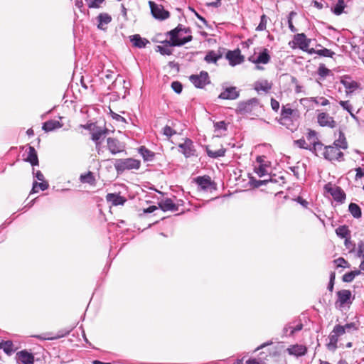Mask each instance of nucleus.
Wrapping results in <instances>:
<instances>
[{
	"label": "nucleus",
	"instance_id": "43",
	"mask_svg": "<svg viewBox=\"0 0 364 364\" xmlns=\"http://www.w3.org/2000/svg\"><path fill=\"white\" fill-rule=\"evenodd\" d=\"M317 55L323 57L333 58L335 55V53L330 49L323 48L322 49L318 50Z\"/></svg>",
	"mask_w": 364,
	"mask_h": 364
},
{
	"label": "nucleus",
	"instance_id": "15",
	"mask_svg": "<svg viewBox=\"0 0 364 364\" xmlns=\"http://www.w3.org/2000/svg\"><path fill=\"white\" fill-rule=\"evenodd\" d=\"M258 102L257 98H252L247 101L240 102L237 106V110L240 113H249L252 112L253 106L256 105Z\"/></svg>",
	"mask_w": 364,
	"mask_h": 364
},
{
	"label": "nucleus",
	"instance_id": "28",
	"mask_svg": "<svg viewBox=\"0 0 364 364\" xmlns=\"http://www.w3.org/2000/svg\"><path fill=\"white\" fill-rule=\"evenodd\" d=\"M107 132L108 130L107 129H97L92 133V139L95 142L96 146L101 144L100 139H103Z\"/></svg>",
	"mask_w": 364,
	"mask_h": 364
},
{
	"label": "nucleus",
	"instance_id": "16",
	"mask_svg": "<svg viewBox=\"0 0 364 364\" xmlns=\"http://www.w3.org/2000/svg\"><path fill=\"white\" fill-rule=\"evenodd\" d=\"M97 28L100 30H106L107 26L112 21V16L107 13H100L96 18Z\"/></svg>",
	"mask_w": 364,
	"mask_h": 364
},
{
	"label": "nucleus",
	"instance_id": "62",
	"mask_svg": "<svg viewBox=\"0 0 364 364\" xmlns=\"http://www.w3.org/2000/svg\"><path fill=\"white\" fill-rule=\"evenodd\" d=\"M33 173L34 175V177H36L38 181H44V176L41 171H37L36 173H34V168H33Z\"/></svg>",
	"mask_w": 364,
	"mask_h": 364
},
{
	"label": "nucleus",
	"instance_id": "42",
	"mask_svg": "<svg viewBox=\"0 0 364 364\" xmlns=\"http://www.w3.org/2000/svg\"><path fill=\"white\" fill-rule=\"evenodd\" d=\"M345 6L346 5L343 0H338L333 8V13L336 15H341L343 11Z\"/></svg>",
	"mask_w": 364,
	"mask_h": 364
},
{
	"label": "nucleus",
	"instance_id": "13",
	"mask_svg": "<svg viewBox=\"0 0 364 364\" xmlns=\"http://www.w3.org/2000/svg\"><path fill=\"white\" fill-rule=\"evenodd\" d=\"M318 123L321 127H328L330 128H334L336 126V122L332 117L325 112H322L318 114L317 117Z\"/></svg>",
	"mask_w": 364,
	"mask_h": 364
},
{
	"label": "nucleus",
	"instance_id": "44",
	"mask_svg": "<svg viewBox=\"0 0 364 364\" xmlns=\"http://www.w3.org/2000/svg\"><path fill=\"white\" fill-rule=\"evenodd\" d=\"M105 2V0H87V6L90 9H98Z\"/></svg>",
	"mask_w": 364,
	"mask_h": 364
},
{
	"label": "nucleus",
	"instance_id": "63",
	"mask_svg": "<svg viewBox=\"0 0 364 364\" xmlns=\"http://www.w3.org/2000/svg\"><path fill=\"white\" fill-rule=\"evenodd\" d=\"M356 175L355 179L361 178L364 176V168L363 169L360 167L355 168Z\"/></svg>",
	"mask_w": 364,
	"mask_h": 364
},
{
	"label": "nucleus",
	"instance_id": "23",
	"mask_svg": "<svg viewBox=\"0 0 364 364\" xmlns=\"http://www.w3.org/2000/svg\"><path fill=\"white\" fill-rule=\"evenodd\" d=\"M130 41L133 46L138 48H145L149 43V41L144 38H141L139 34H134L130 36Z\"/></svg>",
	"mask_w": 364,
	"mask_h": 364
},
{
	"label": "nucleus",
	"instance_id": "46",
	"mask_svg": "<svg viewBox=\"0 0 364 364\" xmlns=\"http://www.w3.org/2000/svg\"><path fill=\"white\" fill-rule=\"evenodd\" d=\"M171 87L176 93H181L183 90V85L179 81L172 82Z\"/></svg>",
	"mask_w": 364,
	"mask_h": 364
},
{
	"label": "nucleus",
	"instance_id": "9",
	"mask_svg": "<svg viewBox=\"0 0 364 364\" xmlns=\"http://www.w3.org/2000/svg\"><path fill=\"white\" fill-rule=\"evenodd\" d=\"M107 149L112 154L115 155L124 151V145L116 138L107 139Z\"/></svg>",
	"mask_w": 364,
	"mask_h": 364
},
{
	"label": "nucleus",
	"instance_id": "55",
	"mask_svg": "<svg viewBox=\"0 0 364 364\" xmlns=\"http://www.w3.org/2000/svg\"><path fill=\"white\" fill-rule=\"evenodd\" d=\"M334 280H335V273L331 272L330 274V280H329V283L328 285V289L330 291H333V290Z\"/></svg>",
	"mask_w": 364,
	"mask_h": 364
},
{
	"label": "nucleus",
	"instance_id": "29",
	"mask_svg": "<svg viewBox=\"0 0 364 364\" xmlns=\"http://www.w3.org/2000/svg\"><path fill=\"white\" fill-rule=\"evenodd\" d=\"M333 146L338 147V149H346L348 148V143L342 131H339L338 138L334 141Z\"/></svg>",
	"mask_w": 364,
	"mask_h": 364
},
{
	"label": "nucleus",
	"instance_id": "12",
	"mask_svg": "<svg viewBox=\"0 0 364 364\" xmlns=\"http://www.w3.org/2000/svg\"><path fill=\"white\" fill-rule=\"evenodd\" d=\"M240 96V92L236 87H223V91L219 95L218 98L222 100H236Z\"/></svg>",
	"mask_w": 364,
	"mask_h": 364
},
{
	"label": "nucleus",
	"instance_id": "20",
	"mask_svg": "<svg viewBox=\"0 0 364 364\" xmlns=\"http://www.w3.org/2000/svg\"><path fill=\"white\" fill-rule=\"evenodd\" d=\"M159 208L164 212L166 211H176L178 206L173 202L171 198H166L159 203Z\"/></svg>",
	"mask_w": 364,
	"mask_h": 364
},
{
	"label": "nucleus",
	"instance_id": "8",
	"mask_svg": "<svg viewBox=\"0 0 364 364\" xmlns=\"http://www.w3.org/2000/svg\"><path fill=\"white\" fill-rule=\"evenodd\" d=\"M180 151L186 158H190L196 155V150L191 139L186 138L183 143L178 144Z\"/></svg>",
	"mask_w": 364,
	"mask_h": 364
},
{
	"label": "nucleus",
	"instance_id": "52",
	"mask_svg": "<svg viewBox=\"0 0 364 364\" xmlns=\"http://www.w3.org/2000/svg\"><path fill=\"white\" fill-rule=\"evenodd\" d=\"M333 330L339 337L346 333L343 326L341 325H336Z\"/></svg>",
	"mask_w": 364,
	"mask_h": 364
},
{
	"label": "nucleus",
	"instance_id": "10",
	"mask_svg": "<svg viewBox=\"0 0 364 364\" xmlns=\"http://www.w3.org/2000/svg\"><path fill=\"white\" fill-rule=\"evenodd\" d=\"M289 105L282 106L281 110V117L278 120V122L283 126H286L288 128L289 122L291 121V118L294 115L295 111L291 107H289Z\"/></svg>",
	"mask_w": 364,
	"mask_h": 364
},
{
	"label": "nucleus",
	"instance_id": "7",
	"mask_svg": "<svg viewBox=\"0 0 364 364\" xmlns=\"http://www.w3.org/2000/svg\"><path fill=\"white\" fill-rule=\"evenodd\" d=\"M151 12L153 16L159 20H165L169 17V12L164 9V6L154 1H149Z\"/></svg>",
	"mask_w": 364,
	"mask_h": 364
},
{
	"label": "nucleus",
	"instance_id": "30",
	"mask_svg": "<svg viewBox=\"0 0 364 364\" xmlns=\"http://www.w3.org/2000/svg\"><path fill=\"white\" fill-rule=\"evenodd\" d=\"M62 127V124L58 120H48L43 123L42 129L46 132L53 131Z\"/></svg>",
	"mask_w": 364,
	"mask_h": 364
},
{
	"label": "nucleus",
	"instance_id": "33",
	"mask_svg": "<svg viewBox=\"0 0 364 364\" xmlns=\"http://www.w3.org/2000/svg\"><path fill=\"white\" fill-rule=\"evenodd\" d=\"M0 349L3 350L8 355H11L15 351L14 343L11 341H2L0 342Z\"/></svg>",
	"mask_w": 364,
	"mask_h": 364
},
{
	"label": "nucleus",
	"instance_id": "3",
	"mask_svg": "<svg viewBox=\"0 0 364 364\" xmlns=\"http://www.w3.org/2000/svg\"><path fill=\"white\" fill-rule=\"evenodd\" d=\"M324 190L330 193L336 201L341 203L345 201L346 193L341 187L333 185L331 183H328L324 186Z\"/></svg>",
	"mask_w": 364,
	"mask_h": 364
},
{
	"label": "nucleus",
	"instance_id": "5",
	"mask_svg": "<svg viewBox=\"0 0 364 364\" xmlns=\"http://www.w3.org/2000/svg\"><path fill=\"white\" fill-rule=\"evenodd\" d=\"M189 80L197 88H203L210 83L208 73L206 71H201L199 75H192L189 77Z\"/></svg>",
	"mask_w": 364,
	"mask_h": 364
},
{
	"label": "nucleus",
	"instance_id": "1",
	"mask_svg": "<svg viewBox=\"0 0 364 364\" xmlns=\"http://www.w3.org/2000/svg\"><path fill=\"white\" fill-rule=\"evenodd\" d=\"M181 28V26H177L174 29L168 32V34L170 36V40L163 41V45L157 46L156 50L163 55H170L172 54V49L171 48V46H182L191 41L193 36L190 34L183 38H178V31Z\"/></svg>",
	"mask_w": 364,
	"mask_h": 364
},
{
	"label": "nucleus",
	"instance_id": "38",
	"mask_svg": "<svg viewBox=\"0 0 364 364\" xmlns=\"http://www.w3.org/2000/svg\"><path fill=\"white\" fill-rule=\"evenodd\" d=\"M336 235L341 238H347L350 234V231L346 225L339 226L336 230Z\"/></svg>",
	"mask_w": 364,
	"mask_h": 364
},
{
	"label": "nucleus",
	"instance_id": "45",
	"mask_svg": "<svg viewBox=\"0 0 364 364\" xmlns=\"http://www.w3.org/2000/svg\"><path fill=\"white\" fill-rule=\"evenodd\" d=\"M267 16L263 14L260 18V22L256 28V31H262L265 30L267 27Z\"/></svg>",
	"mask_w": 364,
	"mask_h": 364
},
{
	"label": "nucleus",
	"instance_id": "14",
	"mask_svg": "<svg viewBox=\"0 0 364 364\" xmlns=\"http://www.w3.org/2000/svg\"><path fill=\"white\" fill-rule=\"evenodd\" d=\"M17 363L21 364H33L34 356L26 350H21L16 353Z\"/></svg>",
	"mask_w": 364,
	"mask_h": 364
},
{
	"label": "nucleus",
	"instance_id": "32",
	"mask_svg": "<svg viewBox=\"0 0 364 364\" xmlns=\"http://www.w3.org/2000/svg\"><path fill=\"white\" fill-rule=\"evenodd\" d=\"M307 139L311 141L314 146V149H321L323 146V144L319 142L316 137V132L314 130H309L307 133Z\"/></svg>",
	"mask_w": 364,
	"mask_h": 364
},
{
	"label": "nucleus",
	"instance_id": "61",
	"mask_svg": "<svg viewBox=\"0 0 364 364\" xmlns=\"http://www.w3.org/2000/svg\"><path fill=\"white\" fill-rule=\"evenodd\" d=\"M295 144L300 148L306 149H307L308 147L306 146V142L304 139H300L296 141H295Z\"/></svg>",
	"mask_w": 364,
	"mask_h": 364
},
{
	"label": "nucleus",
	"instance_id": "50",
	"mask_svg": "<svg viewBox=\"0 0 364 364\" xmlns=\"http://www.w3.org/2000/svg\"><path fill=\"white\" fill-rule=\"evenodd\" d=\"M176 131L173 130L171 127L166 125L163 129V134L167 137H171L176 134Z\"/></svg>",
	"mask_w": 364,
	"mask_h": 364
},
{
	"label": "nucleus",
	"instance_id": "47",
	"mask_svg": "<svg viewBox=\"0 0 364 364\" xmlns=\"http://www.w3.org/2000/svg\"><path fill=\"white\" fill-rule=\"evenodd\" d=\"M296 15L294 11H291L288 16V26L290 31L293 33L296 32L297 29L294 27L292 23V17Z\"/></svg>",
	"mask_w": 364,
	"mask_h": 364
},
{
	"label": "nucleus",
	"instance_id": "24",
	"mask_svg": "<svg viewBox=\"0 0 364 364\" xmlns=\"http://www.w3.org/2000/svg\"><path fill=\"white\" fill-rule=\"evenodd\" d=\"M303 324L299 322L296 326H293L291 323L287 324L283 328L284 336H293L295 332L299 331L302 329Z\"/></svg>",
	"mask_w": 364,
	"mask_h": 364
},
{
	"label": "nucleus",
	"instance_id": "34",
	"mask_svg": "<svg viewBox=\"0 0 364 364\" xmlns=\"http://www.w3.org/2000/svg\"><path fill=\"white\" fill-rule=\"evenodd\" d=\"M338 338L339 336L335 333L334 331L333 330L328 336L329 342L327 344V347L329 350H333L337 348Z\"/></svg>",
	"mask_w": 364,
	"mask_h": 364
},
{
	"label": "nucleus",
	"instance_id": "36",
	"mask_svg": "<svg viewBox=\"0 0 364 364\" xmlns=\"http://www.w3.org/2000/svg\"><path fill=\"white\" fill-rule=\"evenodd\" d=\"M320 80H324L327 76L331 74V70L328 69L324 64H320L317 70Z\"/></svg>",
	"mask_w": 364,
	"mask_h": 364
},
{
	"label": "nucleus",
	"instance_id": "49",
	"mask_svg": "<svg viewBox=\"0 0 364 364\" xmlns=\"http://www.w3.org/2000/svg\"><path fill=\"white\" fill-rule=\"evenodd\" d=\"M266 166H259V167L255 168V171L259 177L264 176L267 173Z\"/></svg>",
	"mask_w": 364,
	"mask_h": 364
},
{
	"label": "nucleus",
	"instance_id": "31",
	"mask_svg": "<svg viewBox=\"0 0 364 364\" xmlns=\"http://www.w3.org/2000/svg\"><path fill=\"white\" fill-rule=\"evenodd\" d=\"M222 58V54L214 50H210L205 55L204 60L208 63H216Z\"/></svg>",
	"mask_w": 364,
	"mask_h": 364
},
{
	"label": "nucleus",
	"instance_id": "27",
	"mask_svg": "<svg viewBox=\"0 0 364 364\" xmlns=\"http://www.w3.org/2000/svg\"><path fill=\"white\" fill-rule=\"evenodd\" d=\"M196 182L203 190H208L212 186L210 177L208 176H198L196 178Z\"/></svg>",
	"mask_w": 364,
	"mask_h": 364
},
{
	"label": "nucleus",
	"instance_id": "4",
	"mask_svg": "<svg viewBox=\"0 0 364 364\" xmlns=\"http://www.w3.org/2000/svg\"><path fill=\"white\" fill-rule=\"evenodd\" d=\"M323 155L328 161L337 160L341 161L343 160V152L338 147L333 145L326 146Z\"/></svg>",
	"mask_w": 364,
	"mask_h": 364
},
{
	"label": "nucleus",
	"instance_id": "53",
	"mask_svg": "<svg viewBox=\"0 0 364 364\" xmlns=\"http://www.w3.org/2000/svg\"><path fill=\"white\" fill-rule=\"evenodd\" d=\"M214 127L215 129H222L224 131L227 130V124L225 121H220L214 123Z\"/></svg>",
	"mask_w": 364,
	"mask_h": 364
},
{
	"label": "nucleus",
	"instance_id": "25",
	"mask_svg": "<svg viewBox=\"0 0 364 364\" xmlns=\"http://www.w3.org/2000/svg\"><path fill=\"white\" fill-rule=\"evenodd\" d=\"M25 161L29 162L33 166L38 165V158L34 147L31 146L28 147V156Z\"/></svg>",
	"mask_w": 364,
	"mask_h": 364
},
{
	"label": "nucleus",
	"instance_id": "19",
	"mask_svg": "<svg viewBox=\"0 0 364 364\" xmlns=\"http://www.w3.org/2000/svg\"><path fill=\"white\" fill-rule=\"evenodd\" d=\"M139 154L142 156L145 162H151L154 160L155 153L144 146H141L138 149Z\"/></svg>",
	"mask_w": 364,
	"mask_h": 364
},
{
	"label": "nucleus",
	"instance_id": "57",
	"mask_svg": "<svg viewBox=\"0 0 364 364\" xmlns=\"http://www.w3.org/2000/svg\"><path fill=\"white\" fill-rule=\"evenodd\" d=\"M299 102L302 105H306V102H314L315 104H318V102L317 101V99L316 97L302 98L299 100Z\"/></svg>",
	"mask_w": 364,
	"mask_h": 364
},
{
	"label": "nucleus",
	"instance_id": "18",
	"mask_svg": "<svg viewBox=\"0 0 364 364\" xmlns=\"http://www.w3.org/2000/svg\"><path fill=\"white\" fill-rule=\"evenodd\" d=\"M341 83L346 89L347 94L352 93L358 87V84L355 81L352 80L350 77L347 76L341 80Z\"/></svg>",
	"mask_w": 364,
	"mask_h": 364
},
{
	"label": "nucleus",
	"instance_id": "37",
	"mask_svg": "<svg viewBox=\"0 0 364 364\" xmlns=\"http://www.w3.org/2000/svg\"><path fill=\"white\" fill-rule=\"evenodd\" d=\"M272 88L271 85L269 83L267 80H263L261 82H257L255 83V90L257 91L262 90L264 92H268Z\"/></svg>",
	"mask_w": 364,
	"mask_h": 364
},
{
	"label": "nucleus",
	"instance_id": "40",
	"mask_svg": "<svg viewBox=\"0 0 364 364\" xmlns=\"http://www.w3.org/2000/svg\"><path fill=\"white\" fill-rule=\"evenodd\" d=\"M206 152L209 157L213 158V159H217V158L222 157V156H225V149H220L217 151H212L210 149H207Z\"/></svg>",
	"mask_w": 364,
	"mask_h": 364
},
{
	"label": "nucleus",
	"instance_id": "64",
	"mask_svg": "<svg viewBox=\"0 0 364 364\" xmlns=\"http://www.w3.org/2000/svg\"><path fill=\"white\" fill-rule=\"evenodd\" d=\"M111 114H112V117H113V119H116L117 121L125 122V119L123 117H122L121 115H119L117 113H114L112 110H111Z\"/></svg>",
	"mask_w": 364,
	"mask_h": 364
},
{
	"label": "nucleus",
	"instance_id": "11",
	"mask_svg": "<svg viewBox=\"0 0 364 364\" xmlns=\"http://www.w3.org/2000/svg\"><path fill=\"white\" fill-rule=\"evenodd\" d=\"M226 58L229 60V63L232 66L241 64L244 61V56L241 55L240 49L229 50L226 53Z\"/></svg>",
	"mask_w": 364,
	"mask_h": 364
},
{
	"label": "nucleus",
	"instance_id": "26",
	"mask_svg": "<svg viewBox=\"0 0 364 364\" xmlns=\"http://www.w3.org/2000/svg\"><path fill=\"white\" fill-rule=\"evenodd\" d=\"M270 55L267 48H263L255 60H253L254 63L256 64H267L270 61Z\"/></svg>",
	"mask_w": 364,
	"mask_h": 364
},
{
	"label": "nucleus",
	"instance_id": "56",
	"mask_svg": "<svg viewBox=\"0 0 364 364\" xmlns=\"http://www.w3.org/2000/svg\"><path fill=\"white\" fill-rule=\"evenodd\" d=\"M343 327L345 329L346 332H350L351 331L357 329L355 324L354 323H346V325L343 326Z\"/></svg>",
	"mask_w": 364,
	"mask_h": 364
},
{
	"label": "nucleus",
	"instance_id": "48",
	"mask_svg": "<svg viewBox=\"0 0 364 364\" xmlns=\"http://www.w3.org/2000/svg\"><path fill=\"white\" fill-rule=\"evenodd\" d=\"M68 333H69V331H67L65 333L59 334V335H58L56 336H53V337L46 336V334L36 336V337L41 340H53V339L61 338V337L64 336L65 335L68 334Z\"/></svg>",
	"mask_w": 364,
	"mask_h": 364
},
{
	"label": "nucleus",
	"instance_id": "60",
	"mask_svg": "<svg viewBox=\"0 0 364 364\" xmlns=\"http://www.w3.org/2000/svg\"><path fill=\"white\" fill-rule=\"evenodd\" d=\"M271 107L274 111L277 112L279 109V102L277 100H276L275 99L272 98L271 99Z\"/></svg>",
	"mask_w": 364,
	"mask_h": 364
},
{
	"label": "nucleus",
	"instance_id": "17",
	"mask_svg": "<svg viewBox=\"0 0 364 364\" xmlns=\"http://www.w3.org/2000/svg\"><path fill=\"white\" fill-rule=\"evenodd\" d=\"M287 351L291 355L299 357V356H303L306 353L307 348L306 346H304L303 345L296 344V345L290 346L287 349Z\"/></svg>",
	"mask_w": 364,
	"mask_h": 364
},
{
	"label": "nucleus",
	"instance_id": "41",
	"mask_svg": "<svg viewBox=\"0 0 364 364\" xmlns=\"http://www.w3.org/2000/svg\"><path fill=\"white\" fill-rule=\"evenodd\" d=\"M360 274V270H355L347 272L343 276V281L344 282H351L354 279V278L356 276L359 275Z\"/></svg>",
	"mask_w": 364,
	"mask_h": 364
},
{
	"label": "nucleus",
	"instance_id": "39",
	"mask_svg": "<svg viewBox=\"0 0 364 364\" xmlns=\"http://www.w3.org/2000/svg\"><path fill=\"white\" fill-rule=\"evenodd\" d=\"M80 180L82 183H87L89 184H93L95 182V177L91 171H88L87 173L80 175Z\"/></svg>",
	"mask_w": 364,
	"mask_h": 364
},
{
	"label": "nucleus",
	"instance_id": "6",
	"mask_svg": "<svg viewBox=\"0 0 364 364\" xmlns=\"http://www.w3.org/2000/svg\"><path fill=\"white\" fill-rule=\"evenodd\" d=\"M311 40L306 38V36L304 33H297L294 35V40L289 43V45L294 48L296 46H298L301 50H305L309 46Z\"/></svg>",
	"mask_w": 364,
	"mask_h": 364
},
{
	"label": "nucleus",
	"instance_id": "22",
	"mask_svg": "<svg viewBox=\"0 0 364 364\" xmlns=\"http://www.w3.org/2000/svg\"><path fill=\"white\" fill-rule=\"evenodd\" d=\"M338 301L340 306H343L347 303H350L351 292L350 290L343 289L337 292Z\"/></svg>",
	"mask_w": 364,
	"mask_h": 364
},
{
	"label": "nucleus",
	"instance_id": "59",
	"mask_svg": "<svg viewBox=\"0 0 364 364\" xmlns=\"http://www.w3.org/2000/svg\"><path fill=\"white\" fill-rule=\"evenodd\" d=\"M36 182V186H38V188H40L42 191H45L48 189L49 185L46 181H41V183H38L37 181Z\"/></svg>",
	"mask_w": 364,
	"mask_h": 364
},
{
	"label": "nucleus",
	"instance_id": "21",
	"mask_svg": "<svg viewBox=\"0 0 364 364\" xmlns=\"http://www.w3.org/2000/svg\"><path fill=\"white\" fill-rule=\"evenodd\" d=\"M106 200L115 206L124 205L127 201V199L124 197L121 196L117 193H108L106 196Z\"/></svg>",
	"mask_w": 364,
	"mask_h": 364
},
{
	"label": "nucleus",
	"instance_id": "51",
	"mask_svg": "<svg viewBox=\"0 0 364 364\" xmlns=\"http://www.w3.org/2000/svg\"><path fill=\"white\" fill-rule=\"evenodd\" d=\"M339 105L342 107V108L345 110H346L348 113H350V112L353 110V107L349 102V101H342L341 100L339 102Z\"/></svg>",
	"mask_w": 364,
	"mask_h": 364
},
{
	"label": "nucleus",
	"instance_id": "58",
	"mask_svg": "<svg viewBox=\"0 0 364 364\" xmlns=\"http://www.w3.org/2000/svg\"><path fill=\"white\" fill-rule=\"evenodd\" d=\"M345 246L346 247L347 249L350 250H353L355 247V243H353L350 240V238H348V237L346 238V240H345Z\"/></svg>",
	"mask_w": 364,
	"mask_h": 364
},
{
	"label": "nucleus",
	"instance_id": "54",
	"mask_svg": "<svg viewBox=\"0 0 364 364\" xmlns=\"http://www.w3.org/2000/svg\"><path fill=\"white\" fill-rule=\"evenodd\" d=\"M363 255H364V242L360 241L358 244L357 256L360 257Z\"/></svg>",
	"mask_w": 364,
	"mask_h": 364
},
{
	"label": "nucleus",
	"instance_id": "2",
	"mask_svg": "<svg viewBox=\"0 0 364 364\" xmlns=\"http://www.w3.org/2000/svg\"><path fill=\"white\" fill-rule=\"evenodd\" d=\"M114 168L118 174L126 171L138 170L141 166V161L133 158L117 159L114 163Z\"/></svg>",
	"mask_w": 364,
	"mask_h": 364
},
{
	"label": "nucleus",
	"instance_id": "35",
	"mask_svg": "<svg viewBox=\"0 0 364 364\" xmlns=\"http://www.w3.org/2000/svg\"><path fill=\"white\" fill-rule=\"evenodd\" d=\"M348 210L355 218H360L362 215L361 209L356 203H350Z\"/></svg>",
	"mask_w": 364,
	"mask_h": 364
}]
</instances>
